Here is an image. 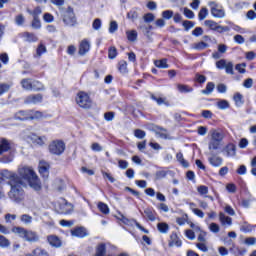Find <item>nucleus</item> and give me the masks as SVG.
<instances>
[{"label": "nucleus", "mask_w": 256, "mask_h": 256, "mask_svg": "<svg viewBox=\"0 0 256 256\" xmlns=\"http://www.w3.org/2000/svg\"><path fill=\"white\" fill-rule=\"evenodd\" d=\"M18 177L21 181H27L28 185L34 189V191H41V180H39V176L35 173L33 168L27 166H20L18 168Z\"/></svg>", "instance_id": "nucleus-1"}, {"label": "nucleus", "mask_w": 256, "mask_h": 256, "mask_svg": "<svg viewBox=\"0 0 256 256\" xmlns=\"http://www.w3.org/2000/svg\"><path fill=\"white\" fill-rule=\"evenodd\" d=\"M8 185H10L11 189L8 192V197L13 201L14 203H21L23 199H25V191L21 187L23 182L19 178V175L15 173L14 178H8Z\"/></svg>", "instance_id": "nucleus-2"}, {"label": "nucleus", "mask_w": 256, "mask_h": 256, "mask_svg": "<svg viewBox=\"0 0 256 256\" xmlns=\"http://www.w3.org/2000/svg\"><path fill=\"white\" fill-rule=\"evenodd\" d=\"M14 157L13 143L5 138L0 139V163H12Z\"/></svg>", "instance_id": "nucleus-3"}, {"label": "nucleus", "mask_w": 256, "mask_h": 256, "mask_svg": "<svg viewBox=\"0 0 256 256\" xmlns=\"http://www.w3.org/2000/svg\"><path fill=\"white\" fill-rule=\"evenodd\" d=\"M51 155H63L65 152V142L62 140H53L48 146Z\"/></svg>", "instance_id": "nucleus-4"}, {"label": "nucleus", "mask_w": 256, "mask_h": 256, "mask_svg": "<svg viewBox=\"0 0 256 256\" xmlns=\"http://www.w3.org/2000/svg\"><path fill=\"white\" fill-rule=\"evenodd\" d=\"M76 103L82 109H90L93 102L91 101L89 94L81 91V92H78L76 96Z\"/></svg>", "instance_id": "nucleus-5"}, {"label": "nucleus", "mask_w": 256, "mask_h": 256, "mask_svg": "<svg viewBox=\"0 0 256 256\" xmlns=\"http://www.w3.org/2000/svg\"><path fill=\"white\" fill-rule=\"evenodd\" d=\"M62 21L67 27H73L77 23L75 12L71 8H68L62 15Z\"/></svg>", "instance_id": "nucleus-6"}, {"label": "nucleus", "mask_w": 256, "mask_h": 256, "mask_svg": "<svg viewBox=\"0 0 256 256\" xmlns=\"http://www.w3.org/2000/svg\"><path fill=\"white\" fill-rule=\"evenodd\" d=\"M6 179H15V172H11L9 170L0 171V199L5 197V191H3V181Z\"/></svg>", "instance_id": "nucleus-7"}, {"label": "nucleus", "mask_w": 256, "mask_h": 256, "mask_svg": "<svg viewBox=\"0 0 256 256\" xmlns=\"http://www.w3.org/2000/svg\"><path fill=\"white\" fill-rule=\"evenodd\" d=\"M205 27H208V29H211L212 31H217L218 33H227L230 31V28L228 26H221L217 22L213 20H206L204 22Z\"/></svg>", "instance_id": "nucleus-8"}, {"label": "nucleus", "mask_w": 256, "mask_h": 256, "mask_svg": "<svg viewBox=\"0 0 256 256\" xmlns=\"http://www.w3.org/2000/svg\"><path fill=\"white\" fill-rule=\"evenodd\" d=\"M209 6L211 15H213L216 19H223V17H225V10L223 7L219 6V4L210 2Z\"/></svg>", "instance_id": "nucleus-9"}, {"label": "nucleus", "mask_w": 256, "mask_h": 256, "mask_svg": "<svg viewBox=\"0 0 256 256\" xmlns=\"http://www.w3.org/2000/svg\"><path fill=\"white\" fill-rule=\"evenodd\" d=\"M59 213L62 215H69L73 211V205L71 203H68L67 200L61 199L59 202Z\"/></svg>", "instance_id": "nucleus-10"}, {"label": "nucleus", "mask_w": 256, "mask_h": 256, "mask_svg": "<svg viewBox=\"0 0 256 256\" xmlns=\"http://www.w3.org/2000/svg\"><path fill=\"white\" fill-rule=\"evenodd\" d=\"M43 101V95L34 94L25 98L24 103L26 105H37V103H41Z\"/></svg>", "instance_id": "nucleus-11"}, {"label": "nucleus", "mask_w": 256, "mask_h": 256, "mask_svg": "<svg viewBox=\"0 0 256 256\" xmlns=\"http://www.w3.org/2000/svg\"><path fill=\"white\" fill-rule=\"evenodd\" d=\"M222 153L226 157H235V155H237V147L235 146V144L229 143L223 148Z\"/></svg>", "instance_id": "nucleus-12"}, {"label": "nucleus", "mask_w": 256, "mask_h": 256, "mask_svg": "<svg viewBox=\"0 0 256 256\" xmlns=\"http://www.w3.org/2000/svg\"><path fill=\"white\" fill-rule=\"evenodd\" d=\"M24 241H28V243H37V241H39V235L33 230H26Z\"/></svg>", "instance_id": "nucleus-13"}, {"label": "nucleus", "mask_w": 256, "mask_h": 256, "mask_svg": "<svg viewBox=\"0 0 256 256\" xmlns=\"http://www.w3.org/2000/svg\"><path fill=\"white\" fill-rule=\"evenodd\" d=\"M49 167H50L49 163L46 162L45 160H41L39 162V173L45 179H47V177H49Z\"/></svg>", "instance_id": "nucleus-14"}, {"label": "nucleus", "mask_w": 256, "mask_h": 256, "mask_svg": "<svg viewBox=\"0 0 256 256\" xmlns=\"http://www.w3.org/2000/svg\"><path fill=\"white\" fill-rule=\"evenodd\" d=\"M219 221L222 227H231L233 225V218L225 215V213H219Z\"/></svg>", "instance_id": "nucleus-15"}, {"label": "nucleus", "mask_w": 256, "mask_h": 256, "mask_svg": "<svg viewBox=\"0 0 256 256\" xmlns=\"http://www.w3.org/2000/svg\"><path fill=\"white\" fill-rule=\"evenodd\" d=\"M90 49L91 43L87 39L82 40L79 46V55H85L86 53H89Z\"/></svg>", "instance_id": "nucleus-16"}, {"label": "nucleus", "mask_w": 256, "mask_h": 256, "mask_svg": "<svg viewBox=\"0 0 256 256\" xmlns=\"http://www.w3.org/2000/svg\"><path fill=\"white\" fill-rule=\"evenodd\" d=\"M30 139L35 145L43 146L47 143V138L45 136H38L37 134H31Z\"/></svg>", "instance_id": "nucleus-17"}, {"label": "nucleus", "mask_w": 256, "mask_h": 256, "mask_svg": "<svg viewBox=\"0 0 256 256\" xmlns=\"http://www.w3.org/2000/svg\"><path fill=\"white\" fill-rule=\"evenodd\" d=\"M210 139L213 141H218L220 143L223 142V139H225V134L223 132L218 131V130H211L210 131Z\"/></svg>", "instance_id": "nucleus-18"}, {"label": "nucleus", "mask_w": 256, "mask_h": 256, "mask_svg": "<svg viewBox=\"0 0 256 256\" xmlns=\"http://www.w3.org/2000/svg\"><path fill=\"white\" fill-rule=\"evenodd\" d=\"M181 245H183V242H181L177 233H172L170 236L169 247H181Z\"/></svg>", "instance_id": "nucleus-19"}, {"label": "nucleus", "mask_w": 256, "mask_h": 256, "mask_svg": "<svg viewBox=\"0 0 256 256\" xmlns=\"http://www.w3.org/2000/svg\"><path fill=\"white\" fill-rule=\"evenodd\" d=\"M208 161L212 167H221L223 165V158L219 156H211L208 158Z\"/></svg>", "instance_id": "nucleus-20"}, {"label": "nucleus", "mask_w": 256, "mask_h": 256, "mask_svg": "<svg viewBox=\"0 0 256 256\" xmlns=\"http://www.w3.org/2000/svg\"><path fill=\"white\" fill-rule=\"evenodd\" d=\"M144 217L148 219V221H155L157 219V212L153 210V208H146L144 210Z\"/></svg>", "instance_id": "nucleus-21"}, {"label": "nucleus", "mask_w": 256, "mask_h": 256, "mask_svg": "<svg viewBox=\"0 0 256 256\" xmlns=\"http://www.w3.org/2000/svg\"><path fill=\"white\" fill-rule=\"evenodd\" d=\"M47 241L51 247H61V239L55 235H50L47 237Z\"/></svg>", "instance_id": "nucleus-22"}, {"label": "nucleus", "mask_w": 256, "mask_h": 256, "mask_svg": "<svg viewBox=\"0 0 256 256\" xmlns=\"http://www.w3.org/2000/svg\"><path fill=\"white\" fill-rule=\"evenodd\" d=\"M11 231L14 233V235H18L21 239H25V233L27 232V229L21 226H14L12 227Z\"/></svg>", "instance_id": "nucleus-23"}, {"label": "nucleus", "mask_w": 256, "mask_h": 256, "mask_svg": "<svg viewBox=\"0 0 256 256\" xmlns=\"http://www.w3.org/2000/svg\"><path fill=\"white\" fill-rule=\"evenodd\" d=\"M71 235L73 237H80V238L87 237V230H85V228L83 227H79L72 230Z\"/></svg>", "instance_id": "nucleus-24"}, {"label": "nucleus", "mask_w": 256, "mask_h": 256, "mask_svg": "<svg viewBox=\"0 0 256 256\" xmlns=\"http://www.w3.org/2000/svg\"><path fill=\"white\" fill-rule=\"evenodd\" d=\"M150 98L152 99V101H155L157 105H166L167 107H169V101H167V98L155 96V94H151Z\"/></svg>", "instance_id": "nucleus-25"}, {"label": "nucleus", "mask_w": 256, "mask_h": 256, "mask_svg": "<svg viewBox=\"0 0 256 256\" xmlns=\"http://www.w3.org/2000/svg\"><path fill=\"white\" fill-rule=\"evenodd\" d=\"M22 36L24 37V39H26V41H28V43H36V41H39L37 35L31 32H24Z\"/></svg>", "instance_id": "nucleus-26"}, {"label": "nucleus", "mask_w": 256, "mask_h": 256, "mask_svg": "<svg viewBox=\"0 0 256 256\" xmlns=\"http://www.w3.org/2000/svg\"><path fill=\"white\" fill-rule=\"evenodd\" d=\"M208 149L209 151H217L221 149V142H219L218 140H212L210 138V141L208 143Z\"/></svg>", "instance_id": "nucleus-27"}, {"label": "nucleus", "mask_w": 256, "mask_h": 256, "mask_svg": "<svg viewBox=\"0 0 256 256\" xmlns=\"http://www.w3.org/2000/svg\"><path fill=\"white\" fill-rule=\"evenodd\" d=\"M138 29L142 31L143 35L149 37L153 26H151V24H141L140 26H138Z\"/></svg>", "instance_id": "nucleus-28"}, {"label": "nucleus", "mask_w": 256, "mask_h": 256, "mask_svg": "<svg viewBox=\"0 0 256 256\" xmlns=\"http://www.w3.org/2000/svg\"><path fill=\"white\" fill-rule=\"evenodd\" d=\"M27 13L31 15L33 19H39V15L43 13V10L41 9V7L37 6L36 8H34V10L28 8Z\"/></svg>", "instance_id": "nucleus-29"}, {"label": "nucleus", "mask_w": 256, "mask_h": 256, "mask_svg": "<svg viewBox=\"0 0 256 256\" xmlns=\"http://www.w3.org/2000/svg\"><path fill=\"white\" fill-rule=\"evenodd\" d=\"M20 83L22 85V89H25V91H31V89H33V82L31 79H22Z\"/></svg>", "instance_id": "nucleus-30"}, {"label": "nucleus", "mask_w": 256, "mask_h": 256, "mask_svg": "<svg viewBox=\"0 0 256 256\" xmlns=\"http://www.w3.org/2000/svg\"><path fill=\"white\" fill-rule=\"evenodd\" d=\"M215 91V83L208 82L206 85V89L201 90L202 95H211Z\"/></svg>", "instance_id": "nucleus-31"}, {"label": "nucleus", "mask_w": 256, "mask_h": 256, "mask_svg": "<svg viewBox=\"0 0 256 256\" xmlns=\"http://www.w3.org/2000/svg\"><path fill=\"white\" fill-rule=\"evenodd\" d=\"M20 221L23 225H31V223H33V216L29 214H22L20 215Z\"/></svg>", "instance_id": "nucleus-32"}, {"label": "nucleus", "mask_w": 256, "mask_h": 256, "mask_svg": "<svg viewBox=\"0 0 256 256\" xmlns=\"http://www.w3.org/2000/svg\"><path fill=\"white\" fill-rule=\"evenodd\" d=\"M126 37L131 43L137 41V30H128L126 31Z\"/></svg>", "instance_id": "nucleus-33"}, {"label": "nucleus", "mask_w": 256, "mask_h": 256, "mask_svg": "<svg viewBox=\"0 0 256 256\" xmlns=\"http://www.w3.org/2000/svg\"><path fill=\"white\" fill-rule=\"evenodd\" d=\"M157 229L159 233H163L164 235H166V233H169V224L165 222H160L157 224Z\"/></svg>", "instance_id": "nucleus-34"}, {"label": "nucleus", "mask_w": 256, "mask_h": 256, "mask_svg": "<svg viewBox=\"0 0 256 256\" xmlns=\"http://www.w3.org/2000/svg\"><path fill=\"white\" fill-rule=\"evenodd\" d=\"M105 253H107V247L104 243L99 244L96 247V254L95 256H105Z\"/></svg>", "instance_id": "nucleus-35"}, {"label": "nucleus", "mask_w": 256, "mask_h": 256, "mask_svg": "<svg viewBox=\"0 0 256 256\" xmlns=\"http://www.w3.org/2000/svg\"><path fill=\"white\" fill-rule=\"evenodd\" d=\"M154 65L158 67V69H169V64H167V59L156 60Z\"/></svg>", "instance_id": "nucleus-36"}, {"label": "nucleus", "mask_w": 256, "mask_h": 256, "mask_svg": "<svg viewBox=\"0 0 256 256\" xmlns=\"http://www.w3.org/2000/svg\"><path fill=\"white\" fill-rule=\"evenodd\" d=\"M176 159L178 162H180V165H182V167H189V162H187V160H185V158L183 157V153L178 152L176 154Z\"/></svg>", "instance_id": "nucleus-37"}, {"label": "nucleus", "mask_w": 256, "mask_h": 256, "mask_svg": "<svg viewBox=\"0 0 256 256\" xmlns=\"http://www.w3.org/2000/svg\"><path fill=\"white\" fill-rule=\"evenodd\" d=\"M177 89L179 93H191L193 91V88L185 84H177Z\"/></svg>", "instance_id": "nucleus-38"}, {"label": "nucleus", "mask_w": 256, "mask_h": 256, "mask_svg": "<svg viewBox=\"0 0 256 256\" xmlns=\"http://www.w3.org/2000/svg\"><path fill=\"white\" fill-rule=\"evenodd\" d=\"M16 119H20V121H27V120L31 119V113L29 114L25 111H20L16 115Z\"/></svg>", "instance_id": "nucleus-39"}, {"label": "nucleus", "mask_w": 256, "mask_h": 256, "mask_svg": "<svg viewBox=\"0 0 256 256\" xmlns=\"http://www.w3.org/2000/svg\"><path fill=\"white\" fill-rule=\"evenodd\" d=\"M207 47H209V44L205 42H198L193 44L192 49H195L196 51H203L204 49H207Z\"/></svg>", "instance_id": "nucleus-40"}, {"label": "nucleus", "mask_w": 256, "mask_h": 256, "mask_svg": "<svg viewBox=\"0 0 256 256\" xmlns=\"http://www.w3.org/2000/svg\"><path fill=\"white\" fill-rule=\"evenodd\" d=\"M208 15H209V10L205 7L201 8L199 13H198L199 21H204V19H207Z\"/></svg>", "instance_id": "nucleus-41"}, {"label": "nucleus", "mask_w": 256, "mask_h": 256, "mask_svg": "<svg viewBox=\"0 0 256 256\" xmlns=\"http://www.w3.org/2000/svg\"><path fill=\"white\" fill-rule=\"evenodd\" d=\"M32 89L34 91H45V86L43 85V83H41L39 81H33L32 82Z\"/></svg>", "instance_id": "nucleus-42"}, {"label": "nucleus", "mask_w": 256, "mask_h": 256, "mask_svg": "<svg viewBox=\"0 0 256 256\" xmlns=\"http://www.w3.org/2000/svg\"><path fill=\"white\" fill-rule=\"evenodd\" d=\"M30 113V119H43V117H45V115H43V112L41 111H29Z\"/></svg>", "instance_id": "nucleus-43"}, {"label": "nucleus", "mask_w": 256, "mask_h": 256, "mask_svg": "<svg viewBox=\"0 0 256 256\" xmlns=\"http://www.w3.org/2000/svg\"><path fill=\"white\" fill-rule=\"evenodd\" d=\"M98 209L103 213L104 215H109V206L103 202L98 203Z\"/></svg>", "instance_id": "nucleus-44"}, {"label": "nucleus", "mask_w": 256, "mask_h": 256, "mask_svg": "<svg viewBox=\"0 0 256 256\" xmlns=\"http://www.w3.org/2000/svg\"><path fill=\"white\" fill-rule=\"evenodd\" d=\"M240 231H242V233H251V231H253V226H251L249 223L244 222L241 226H240Z\"/></svg>", "instance_id": "nucleus-45"}, {"label": "nucleus", "mask_w": 256, "mask_h": 256, "mask_svg": "<svg viewBox=\"0 0 256 256\" xmlns=\"http://www.w3.org/2000/svg\"><path fill=\"white\" fill-rule=\"evenodd\" d=\"M233 99L237 107H240V105H243V95L241 93L239 92L235 93Z\"/></svg>", "instance_id": "nucleus-46"}, {"label": "nucleus", "mask_w": 256, "mask_h": 256, "mask_svg": "<svg viewBox=\"0 0 256 256\" xmlns=\"http://www.w3.org/2000/svg\"><path fill=\"white\" fill-rule=\"evenodd\" d=\"M118 71H120L122 74L127 73V62L125 60H121L118 63Z\"/></svg>", "instance_id": "nucleus-47"}, {"label": "nucleus", "mask_w": 256, "mask_h": 256, "mask_svg": "<svg viewBox=\"0 0 256 256\" xmlns=\"http://www.w3.org/2000/svg\"><path fill=\"white\" fill-rule=\"evenodd\" d=\"M9 245H11V242L9 241V239H7L3 235H0V247L5 249V248L9 247Z\"/></svg>", "instance_id": "nucleus-48"}, {"label": "nucleus", "mask_w": 256, "mask_h": 256, "mask_svg": "<svg viewBox=\"0 0 256 256\" xmlns=\"http://www.w3.org/2000/svg\"><path fill=\"white\" fill-rule=\"evenodd\" d=\"M217 107H218V109H221V110L229 109V107H230L229 101L220 100L217 102Z\"/></svg>", "instance_id": "nucleus-49"}, {"label": "nucleus", "mask_w": 256, "mask_h": 256, "mask_svg": "<svg viewBox=\"0 0 256 256\" xmlns=\"http://www.w3.org/2000/svg\"><path fill=\"white\" fill-rule=\"evenodd\" d=\"M15 23L18 27L25 25V16L23 14H19L15 17Z\"/></svg>", "instance_id": "nucleus-50"}, {"label": "nucleus", "mask_w": 256, "mask_h": 256, "mask_svg": "<svg viewBox=\"0 0 256 256\" xmlns=\"http://www.w3.org/2000/svg\"><path fill=\"white\" fill-rule=\"evenodd\" d=\"M197 249L202 251L203 253H207L209 251V247H207L206 242H199L196 244Z\"/></svg>", "instance_id": "nucleus-51"}, {"label": "nucleus", "mask_w": 256, "mask_h": 256, "mask_svg": "<svg viewBox=\"0 0 256 256\" xmlns=\"http://www.w3.org/2000/svg\"><path fill=\"white\" fill-rule=\"evenodd\" d=\"M11 89V85L7 83H0V95L7 93Z\"/></svg>", "instance_id": "nucleus-52"}, {"label": "nucleus", "mask_w": 256, "mask_h": 256, "mask_svg": "<svg viewBox=\"0 0 256 256\" xmlns=\"http://www.w3.org/2000/svg\"><path fill=\"white\" fill-rule=\"evenodd\" d=\"M182 25L185 28V31H189V29H193L195 27V22L185 20L183 21Z\"/></svg>", "instance_id": "nucleus-53"}, {"label": "nucleus", "mask_w": 256, "mask_h": 256, "mask_svg": "<svg viewBox=\"0 0 256 256\" xmlns=\"http://www.w3.org/2000/svg\"><path fill=\"white\" fill-rule=\"evenodd\" d=\"M143 20L146 23H153V21H155V15L153 13L144 14Z\"/></svg>", "instance_id": "nucleus-54"}, {"label": "nucleus", "mask_w": 256, "mask_h": 256, "mask_svg": "<svg viewBox=\"0 0 256 256\" xmlns=\"http://www.w3.org/2000/svg\"><path fill=\"white\" fill-rule=\"evenodd\" d=\"M209 229L211 231V233H219L221 231V227H219V224L212 222L209 225Z\"/></svg>", "instance_id": "nucleus-55"}, {"label": "nucleus", "mask_w": 256, "mask_h": 256, "mask_svg": "<svg viewBox=\"0 0 256 256\" xmlns=\"http://www.w3.org/2000/svg\"><path fill=\"white\" fill-rule=\"evenodd\" d=\"M31 27L32 29H41V19L33 18Z\"/></svg>", "instance_id": "nucleus-56"}, {"label": "nucleus", "mask_w": 256, "mask_h": 256, "mask_svg": "<svg viewBox=\"0 0 256 256\" xmlns=\"http://www.w3.org/2000/svg\"><path fill=\"white\" fill-rule=\"evenodd\" d=\"M197 191L199 193V195H207V193H209V187L205 186V185H201L198 186Z\"/></svg>", "instance_id": "nucleus-57"}, {"label": "nucleus", "mask_w": 256, "mask_h": 256, "mask_svg": "<svg viewBox=\"0 0 256 256\" xmlns=\"http://www.w3.org/2000/svg\"><path fill=\"white\" fill-rule=\"evenodd\" d=\"M101 25H102V22H101V19L99 18H96L92 23V27L95 31H99L101 29Z\"/></svg>", "instance_id": "nucleus-58"}, {"label": "nucleus", "mask_w": 256, "mask_h": 256, "mask_svg": "<svg viewBox=\"0 0 256 256\" xmlns=\"http://www.w3.org/2000/svg\"><path fill=\"white\" fill-rule=\"evenodd\" d=\"M184 15L187 19H195V13L189 8H184Z\"/></svg>", "instance_id": "nucleus-59"}, {"label": "nucleus", "mask_w": 256, "mask_h": 256, "mask_svg": "<svg viewBox=\"0 0 256 256\" xmlns=\"http://www.w3.org/2000/svg\"><path fill=\"white\" fill-rule=\"evenodd\" d=\"M139 17V14L135 10H131L130 12L127 13V18L130 19L131 21H135Z\"/></svg>", "instance_id": "nucleus-60"}, {"label": "nucleus", "mask_w": 256, "mask_h": 256, "mask_svg": "<svg viewBox=\"0 0 256 256\" xmlns=\"http://www.w3.org/2000/svg\"><path fill=\"white\" fill-rule=\"evenodd\" d=\"M119 29V25L117 24V21H111L109 26V33H115Z\"/></svg>", "instance_id": "nucleus-61"}, {"label": "nucleus", "mask_w": 256, "mask_h": 256, "mask_svg": "<svg viewBox=\"0 0 256 256\" xmlns=\"http://www.w3.org/2000/svg\"><path fill=\"white\" fill-rule=\"evenodd\" d=\"M43 19L46 23H53V21H55V17H53L51 13H45Z\"/></svg>", "instance_id": "nucleus-62"}, {"label": "nucleus", "mask_w": 256, "mask_h": 256, "mask_svg": "<svg viewBox=\"0 0 256 256\" xmlns=\"http://www.w3.org/2000/svg\"><path fill=\"white\" fill-rule=\"evenodd\" d=\"M163 19H171L173 17V10H166L162 12Z\"/></svg>", "instance_id": "nucleus-63"}, {"label": "nucleus", "mask_w": 256, "mask_h": 256, "mask_svg": "<svg viewBox=\"0 0 256 256\" xmlns=\"http://www.w3.org/2000/svg\"><path fill=\"white\" fill-rule=\"evenodd\" d=\"M185 236H186L187 239H189L190 241H194V239H195V231H193V230H186V231H185Z\"/></svg>", "instance_id": "nucleus-64"}]
</instances>
